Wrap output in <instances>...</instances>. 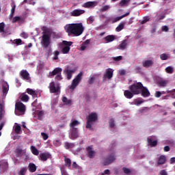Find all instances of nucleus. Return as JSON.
Masks as SVG:
<instances>
[{
  "instance_id": "nucleus-17",
  "label": "nucleus",
  "mask_w": 175,
  "mask_h": 175,
  "mask_svg": "<svg viewBox=\"0 0 175 175\" xmlns=\"http://www.w3.org/2000/svg\"><path fill=\"white\" fill-rule=\"evenodd\" d=\"M40 158L41 161H43V162H46L47 159H51V154L49 152H42L40 154Z\"/></svg>"
},
{
  "instance_id": "nucleus-28",
  "label": "nucleus",
  "mask_w": 175,
  "mask_h": 175,
  "mask_svg": "<svg viewBox=\"0 0 175 175\" xmlns=\"http://www.w3.org/2000/svg\"><path fill=\"white\" fill-rule=\"evenodd\" d=\"M147 140L150 147H155L158 144V141L157 140L152 141V139L151 138H148Z\"/></svg>"
},
{
  "instance_id": "nucleus-25",
  "label": "nucleus",
  "mask_w": 175,
  "mask_h": 175,
  "mask_svg": "<svg viewBox=\"0 0 175 175\" xmlns=\"http://www.w3.org/2000/svg\"><path fill=\"white\" fill-rule=\"evenodd\" d=\"M5 116V109L3 107V104L0 103V121L2 120Z\"/></svg>"
},
{
  "instance_id": "nucleus-56",
  "label": "nucleus",
  "mask_w": 175,
  "mask_h": 175,
  "mask_svg": "<svg viewBox=\"0 0 175 175\" xmlns=\"http://www.w3.org/2000/svg\"><path fill=\"white\" fill-rule=\"evenodd\" d=\"M54 144L55 146H56V147H59V146H61L62 143L61 142V141H59V139H57L55 141Z\"/></svg>"
},
{
  "instance_id": "nucleus-21",
  "label": "nucleus",
  "mask_w": 175,
  "mask_h": 175,
  "mask_svg": "<svg viewBox=\"0 0 175 175\" xmlns=\"http://www.w3.org/2000/svg\"><path fill=\"white\" fill-rule=\"evenodd\" d=\"M154 65V62L152 60H145L142 62V66L144 68H150V66H152Z\"/></svg>"
},
{
  "instance_id": "nucleus-13",
  "label": "nucleus",
  "mask_w": 175,
  "mask_h": 175,
  "mask_svg": "<svg viewBox=\"0 0 175 175\" xmlns=\"http://www.w3.org/2000/svg\"><path fill=\"white\" fill-rule=\"evenodd\" d=\"M113 72H114V70L111 68L106 69L105 72L104 73L105 79H108V80H111V79H113Z\"/></svg>"
},
{
  "instance_id": "nucleus-35",
  "label": "nucleus",
  "mask_w": 175,
  "mask_h": 175,
  "mask_svg": "<svg viewBox=\"0 0 175 175\" xmlns=\"http://www.w3.org/2000/svg\"><path fill=\"white\" fill-rule=\"evenodd\" d=\"M31 151L33 155H36V156L39 155V150H38V148H36V147L31 146Z\"/></svg>"
},
{
  "instance_id": "nucleus-41",
  "label": "nucleus",
  "mask_w": 175,
  "mask_h": 175,
  "mask_svg": "<svg viewBox=\"0 0 175 175\" xmlns=\"http://www.w3.org/2000/svg\"><path fill=\"white\" fill-rule=\"evenodd\" d=\"M77 125H80V122H78L77 120H74L70 124V128H76L75 126H77Z\"/></svg>"
},
{
  "instance_id": "nucleus-1",
  "label": "nucleus",
  "mask_w": 175,
  "mask_h": 175,
  "mask_svg": "<svg viewBox=\"0 0 175 175\" xmlns=\"http://www.w3.org/2000/svg\"><path fill=\"white\" fill-rule=\"evenodd\" d=\"M84 26L81 23H70L64 26V30L68 36H80L84 32Z\"/></svg>"
},
{
  "instance_id": "nucleus-63",
  "label": "nucleus",
  "mask_w": 175,
  "mask_h": 175,
  "mask_svg": "<svg viewBox=\"0 0 175 175\" xmlns=\"http://www.w3.org/2000/svg\"><path fill=\"white\" fill-rule=\"evenodd\" d=\"M21 38H24V39H27L28 38V35L25 32H23L21 33Z\"/></svg>"
},
{
  "instance_id": "nucleus-30",
  "label": "nucleus",
  "mask_w": 175,
  "mask_h": 175,
  "mask_svg": "<svg viewBox=\"0 0 175 175\" xmlns=\"http://www.w3.org/2000/svg\"><path fill=\"white\" fill-rule=\"evenodd\" d=\"M105 40L106 42H107V43H110V42H113V40H116V36L113 35H109L105 38Z\"/></svg>"
},
{
  "instance_id": "nucleus-40",
  "label": "nucleus",
  "mask_w": 175,
  "mask_h": 175,
  "mask_svg": "<svg viewBox=\"0 0 175 175\" xmlns=\"http://www.w3.org/2000/svg\"><path fill=\"white\" fill-rule=\"evenodd\" d=\"M62 102L64 103V105H71L72 104V100H68L66 97H63Z\"/></svg>"
},
{
  "instance_id": "nucleus-36",
  "label": "nucleus",
  "mask_w": 175,
  "mask_h": 175,
  "mask_svg": "<svg viewBox=\"0 0 175 175\" xmlns=\"http://www.w3.org/2000/svg\"><path fill=\"white\" fill-rule=\"evenodd\" d=\"M64 162H65L66 166H68V167H70V166H72V160H70V159L68 157H65Z\"/></svg>"
},
{
  "instance_id": "nucleus-53",
  "label": "nucleus",
  "mask_w": 175,
  "mask_h": 175,
  "mask_svg": "<svg viewBox=\"0 0 175 175\" xmlns=\"http://www.w3.org/2000/svg\"><path fill=\"white\" fill-rule=\"evenodd\" d=\"M94 81H95V77H92L88 79V84L92 85L94 84Z\"/></svg>"
},
{
  "instance_id": "nucleus-60",
  "label": "nucleus",
  "mask_w": 175,
  "mask_h": 175,
  "mask_svg": "<svg viewBox=\"0 0 175 175\" xmlns=\"http://www.w3.org/2000/svg\"><path fill=\"white\" fill-rule=\"evenodd\" d=\"M88 21H89L90 24H92V23H94L95 21V18L94 16H90Z\"/></svg>"
},
{
  "instance_id": "nucleus-31",
  "label": "nucleus",
  "mask_w": 175,
  "mask_h": 175,
  "mask_svg": "<svg viewBox=\"0 0 175 175\" xmlns=\"http://www.w3.org/2000/svg\"><path fill=\"white\" fill-rule=\"evenodd\" d=\"M2 90L3 94H8L9 92V84H8V83H4L2 85Z\"/></svg>"
},
{
  "instance_id": "nucleus-18",
  "label": "nucleus",
  "mask_w": 175,
  "mask_h": 175,
  "mask_svg": "<svg viewBox=\"0 0 175 175\" xmlns=\"http://www.w3.org/2000/svg\"><path fill=\"white\" fill-rule=\"evenodd\" d=\"M62 72V68H55L52 72H49V77H53V76H55L56 75H59Z\"/></svg>"
},
{
  "instance_id": "nucleus-64",
  "label": "nucleus",
  "mask_w": 175,
  "mask_h": 175,
  "mask_svg": "<svg viewBox=\"0 0 175 175\" xmlns=\"http://www.w3.org/2000/svg\"><path fill=\"white\" fill-rule=\"evenodd\" d=\"M159 174L160 175H167V172H166V170H162L160 171Z\"/></svg>"
},
{
  "instance_id": "nucleus-52",
  "label": "nucleus",
  "mask_w": 175,
  "mask_h": 175,
  "mask_svg": "<svg viewBox=\"0 0 175 175\" xmlns=\"http://www.w3.org/2000/svg\"><path fill=\"white\" fill-rule=\"evenodd\" d=\"M129 2V1H128V0H122V1L120 2L119 5H120V6L122 7V6H124V5H126V3H128Z\"/></svg>"
},
{
  "instance_id": "nucleus-61",
  "label": "nucleus",
  "mask_w": 175,
  "mask_h": 175,
  "mask_svg": "<svg viewBox=\"0 0 175 175\" xmlns=\"http://www.w3.org/2000/svg\"><path fill=\"white\" fill-rule=\"evenodd\" d=\"M161 95H162V93L159 91H157L155 92L154 96L156 98H161Z\"/></svg>"
},
{
  "instance_id": "nucleus-12",
  "label": "nucleus",
  "mask_w": 175,
  "mask_h": 175,
  "mask_svg": "<svg viewBox=\"0 0 175 175\" xmlns=\"http://www.w3.org/2000/svg\"><path fill=\"white\" fill-rule=\"evenodd\" d=\"M84 13H85V10H80V9H77V10H72L70 13V14L72 17H79V16H81V14H84Z\"/></svg>"
},
{
  "instance_id": "nucleus-22",
  "label": "nucleus",
  "mask_w": 175,
  "mask_h": 175,
  "mask_svg": "<svg viewBox=\"0 0 175 175\" xmlns=\"http://www.w3.org/2000/svg\"><path fill=\"white\" fill-rule=\"evenodd\" d=\"M124 95L127 99H132V98H133V95L135 94L130 90H125L124 92Z\"/></svg>"
},
{
  "instance_id": "nucleus-20",
  "label": "nucleus",
  "mask_w": 175,
  "mask_h": 175,
  "mask_svg": "<svg viewBox=\"0 0 175 175\" xmlns=\"http://www.w3.org/2000/svg\"><path fill=\"white\" fill-rule=\"evenodd\" d=\"M15 154L17 158H21V157L25 154V150H23L21 148H16L15 150Z\"/></svg>"
},
{
  "instance_id": "nucleus-43",
  "label": "nucleus",
  "mask_w": 175,
  "mask_h": 175,
  "mask_svg": "<svg viewBox=\"0 0 175 175\" xmlns=\"http://www.w3.org/2000/svg\"><path fill=\"white\" fill-rule=\"evenodd\" d=\"M14 132L16 133L17 135L20 134V133L21 132V126L17 124V125L15 126Z\"/></svg>"
},
{
  "instance_id": "nucleus-11",
  "label": "nucleus",
  "mask_w": 175,
  "mask_h": 175,
  "mask_svg": "<svg viewBox=\"0 0 175 175\" xmlns=\"http://www.w3.org/2000/svg\"><path fill=\"white\" fill-rule=\"evenodd\" d=\"M49 91L51 94H57V92H59V87H55V82L52 81L49 83Z\"/></svg>"
},
{
  "instance_id": "nucleus-49",
  "label": "nucleus",
  "mask_w": 175,
  "mask_h": 175,
  "mask_svg": "<svg viewBox=\"0 0 175 175\" xmlns=\"http://www.w3.org/2000/svg\"><path fill=\"white\" fill-rule=\"evenodd\" d=\"M122 170H123L124 174H131V170L129 168L123 167Z\"/></svg>"
},
{
  "instance_id": "nucleus-46",
  "label": "nucleus",
  "mask_w": 175,
  "mask_h": 175,
  "mask_svg": "<svg viewBox=\"0 0 175 175\" xmlns=\"http://www.w3.org/2000/svg\"><path fill=\"white\" fill-rule=\"evenodd\" d=\"M5 32V23L2 22L0 23V33Z\"/></svg>"
},
{
  "instance_id": "nucleus-23",
  "label": "nucleus",
  "mask_w": 175,
  "mask_h": 175,
  "mask_svg": "<svg viewBox=\"0 0 175 175\" xmlns=\"http://www.w3.org/2000/svg\"><path fill=\"white\" fill-rule=\"evenodd\" d=\"M165 163H166V156L165 155H161L159 157L157 164L158 165H163Z\"/></svg>"
},
{
  "instance_id": "nucleus-48",
  "label": "nucleus",
  "mask_w": 175,
  "mask_h": 175,
  "mask_svg": "<svg viewBox=\"0 0 175 175\" xmlns=\"http://www.w3.org/2000/svg\"><path fill=\"white\" fill-rule=\"evenodd\" d=\"M109 9H110V5H104L100 8V12H107Z\"/></svg>"
},
{
  "instance_id": "nucleus-59",
  "label": "nucleus",
  "mask_w": 175,
  "mask_h": 175,
  "mask_svg": "<svg viewBox=\"0 0 175 175\" xmlns=\"http://www.w3.org/2000/svg\"><path fill=\"white\" fill-rule=\"evenodd\" d=\"M55 80H58L59 81L62 80V75L60 74H58L57 75L55 76Z\"/></svg>"
},
{
  "instance_id": "nucleus-33",
  "label": "nucleus",
  "mask_w": 175,
  "mask_h": 175,
  "mask_svg": "<svg viewBox=\"0 0 175 175\" xmlns=\"http://www.w3.org/2000/svg\"><path fill=\"white\" fill-rule=\"evenodd\" d=\"M130 12H126V14L122 15L121 16H118L115 18L114 21L113 23H117V21H120V20H122L124 17H126V16H129Z\"/></svg>"
},
{
  "instance_id": "nucleus-44",
  "label": "nucleus",
  "mask_w": 175,
  "mask_h": 175,
  "mask_svg": "<svg viewBox=\"0 0 175 175\" xmlns=\"http://www.w3.org/2000/svg\"><path fill=\"white\" fill-rule=\"evenodd\" d=\"M166 73H169L170 75H172L173 73V67L168 66L165 68Z\"/></svg>"
},
{
  "instance_id": "nucleus-24",
  "label": "nucleus",
  "mask_w": 175,
  "mask_h": 175,
  "mask_svg": "<svg viewBox=\"0 0 175 175\" xmlns=\"http://www.w3.org/2000/svg\"><path fill=\"white\" fill-rule=\"evenodd\" d=\"M128 46V40H124L122 42V43L118 46L120 50H125L126 46Z\"/></svg>"
},
{
  "instance_id": "nucleus-39",
  "label": "nucleus",
  "mask_w": 175,
  "mask_h": 175,
  "mask_svg": "<svg viewBox=\"0 0 175 175\" xmlns=\"http://www.w3.org/2000/svg\"><path fill=\"white\" fill-rule=\"evenodd\" d=\"M21 100L22 102H28L29 100V96L27 94H23Z\"/></svg>"
},
{
  "instance_id": "nucleus-29",
  "label": "nucleus",
  "mask_w": 175,
  "mask_h": 175,
  "mask_svg": "<svg viewBox=\"0 0 175 175\" xmlns=\"http://www.w3.org/2000/svg\"><path fill=\"white\" fill-rule=\"evenodd\" d=\"M43 35H50L51 33V31L50 29L47 28L46 26H43L42 28Z\"/></svg>"
},
{
  "instance_id": "nucleus-27",
  "label": "nucleus",
  "mask_w": 175,
  "mask_h": 175,
  "mask_svg": "<svg viewBox=\"0 0 175 175\" xmlns=\"http://www.w3.org/2000/svg\"><path fill=\"white\" fill-rule=\"evenodd\" d=\"M29 170L31 173H35L36 172V165L33 163H30L29 164Z\"/></svg>"
},
{
  "instance_id": "nucleus-45",
  "label": "nucleus",
  "mask_w": 175,
  "mask_h": 175,
  "mask_svg": "<svg viewBox=\"0 0 175 175\" xmlns=\"http://www.w3.org/2000/svg\"><path fill=\"white\" fill-rule=\"evenodd\" d=\"M167 85V81H159V85L160 87H166Z\"/></svg>"
},
{
  "instance_id": "nucleus-26",
  "label": "nucleus",
  "mask_w": 175,
  "mask_h": 175,
  "mask_svg": "<svg viewBox=\"0 0 175 175\" xmlns=\"http://www.w3.org/2000/svg\"><path fill=\"white\" fill-rule=\"evenodd\" d=\"M24 18L22 16H15L12 19V23H24Z\"/></svg>"
},
{
  "instance_id": "nucleus-19",
  "label": "nucleus",
  "mask_w": 175,
  "mask_h": 175,
  "mask_svg": "<svg viewBox=\"0 0 175 175\" xmlns=\"http://www.w3.org/2000/svg\"><path fill=\"white\" fill-rule=\"evenodd\" d=\"M98 5L97 1H88L83 3V8H86L87 9H90V8H94Z\"/></svg>"
},
{
  "instance_id": "nucleus-54",
  "label": "nucleus",
  "mask_w": 175,
  "mask_h": 175,
  "mask_svg": "<svg viewBox=\"0 0 175 175\" xmlns=\"http://www.w3.org/2000/svg\"><path fill=\"white\" fill-rule=\"evenodd\" d=\"M161 31L163 32H169V27L167 25H164L161 27Z\"/></svg>"
},
{
  "instance_id": "nucleus-9",
  "label": "nucleus",
  "mask_w": 175,
  "mask_h": 175,
  "mask_svg": "<svg viewBox=\"0 0 175 175\" xmlns=\"http://www.w3.org/2000/svg\"><path fill=\"white\" fill-rule=\"evenodd\" d=\"M50 34H44L42 36V44L44 45V47L47 49L50 46Z\"/></svg>"
},
{
  "instance_id": "nucleus-51",
  "label": "nucleus",
  "mask_w": 175,
  "mask_h": 175,
  "mask_svg": "<svg viewBox=\"0 0 175 175\" xmlns=\"http://www.w3.org/2000/svg\"><path fill=\"white\" fill-rule=\"evenodd\" d=\"M41 136L43 140H47V139H49V135L46 133H41Z\"/></svg>"
},
{
  "instance_id": "nucleus-2",
  "label": "nucleus",
  "mask_w": 175,
  "mask_h": 175,
  "mask_svg": "<svg viewBox=\"0 0 175 175\" xmlns=\"http://www.w3.org/2000/svg\"><path fill=\"white\" fill-rule=\"evenodd\" d=\"M87 122L85 128L87 129H91L92 126V122H95L98 121V113L95 112H92L86 118Z\"/></svg>"
},
{
  "instance_id": "nucleus-10",
  "label": "nucleus",
  "mask_w": 175,
  "mask_h": 175,
  "mask_svg": "<svg viewBox=\"0 0 175 175\" xmlns=\"http://www.w3.org/2000/svg\"><path fill=\"white\" fill-rule=\"evenodd\" d=\"M116 161V156H114V154H109L103 162L104 166H107V165H110V163H113Z\"/></svg>"
},
{
  "instance_id": "nucleus-4",
  "label": "nucleus",
  "mask_w": 175,
  "mask_h": 175,
  "mask_svg": "<svg viewBox=\"0 0 175 175\" xmlns=\"http://www.w3.org/2000/svg\"><path fill=\"white\" fill-rule=\"evenodd\" d=\"M143 87V83L142 82H138L129 86V90L134 95H139L142 92V88Z\"/></svg>"
},
{
  "instance_id": "nucleus-6",
  "label": "nucleus",
  "mask_w": 175,
  "mask_h": 175,
  "mask_svg": "<svg viewBox=\"0 0 175 175\" xmlns=\"http://www.w3.org/2000/svg\"><path fill=\"white\" fill-rule=\"evenodd\" d=\"M76 70H77V68H72L70 66H67L63 72L64 75H66L67 80H70L72 79L73 74L76 72Z\"/></svg>"
},
{
  "instance_id": "nucleus-34",
  "label": "nucleus",
  "mask_w": 175,
  "mask_h": 175,
  "mask_svg": "<svg viewBox=\"0 0 175 175\" xmlns=\"http://www.w3.org/2000/svg\"><path fill=\"white\" fill-rule=\"evenodd\" d=\"M36 115L38 116V120H39L40 121H42V120H43V116H44V111H38Z\"/></svg>"
},
{
  "instance_id": "nucleus-3",
  "label": "nucleus",
  "mask_w": 175,
  "mask_h": 175,
  "mask_svg": "<svg viewBox=\"0 0 175 175\" xmlns=\"http://www.w3.org/2000/svg\"><path fill=\"white\" fill-rule=\"evenodd\" d=\"M83 80V72H79L75 78L72 80L71 85L68 86V88L71 90V91H75L76 90V88L79 84H80V82Z\"/></svg>"
},
{
  "instance_id": "nucleus-50",
  "label": "nucleus",
  "mask_w": 175,
  "mask_h": 175,
  "mask_svg": "<svg viewBox=\"0 0 175 175\" xmlns=\"http://www.w3.org/2000/svg\"><path fill=\"white\" fill-rule=\"evenodd\" d=\"M26 173H27V167H23L21 170L19 174L20 175H25Z\"/></svg>"
},
{
  "instance_id": "nucleus-62",
  "label": "nucleus",
  "mask_w": 175,
  "mask_h": 175,
  "mask_svg": "<svg viewBox=\"0 0 175 175\" xmlns=\"http://www.w3.org/2000/svg\"><path fill=\"white\" fill-rule=\"evenodd\" d=\"M113 61H121L122 59V56H118L113 58Z\"/></svg>"
},
{
  "instance_id": "nucleus-55",
  "label": "nucleus",
  "mask_w": 175,
  "mask_h": 175,
  "mask_svg": "<svg viewBox=\"0 0 175 175\" xmlns=\"http://www.w3.org/2000/svg\"><path fill=\"white\" fill-rule=\"evenodd\" d=\"M115 124H114V119H111L110 120H109V126H110V128H114V126H115Z\"/></svg>"
},
{
  "instance_id": "nucleus-38",
  "label": "nucleus",
  "mask_w": 175,
  "mask_h": 175,
  "mask_svg": "<svg viewBox=\"0 0 175 175\" xmlns=\"http://www.w3.org/2000/svg\"><path fill=\"white\" fill-rule=\"evenodd\" d=\"M12 43L16 44V46H21V44H23V40L20 38L15 39L13 40Z\"/></svg>"
},
{
  "instance_id": "nucleus-14",
  "label": "nucleus",
  "mask_w": 175,
  "mask_h": 175,
  "mask_svg": "<svg viewBox=\"0 0 175 175\" xmlns=\"http://www.w3.org/2000/svg\"><path fill=\"white\" fill-rule=\"evenodd\" d=\"M142 96L144 98H148L151 95V93H150V91H148V89L144 85L142 87L141 92H140Z\"/></svg>"
},
{
  "instance_id": "nucleus-47",
  "label": "nucleus",
  "mask_w": 175,
  "mask_h": 175,
  "mask_svg": "<svg viewBox=\"0 0 175 175\" xmlns=\"http://www.w3.org/2000/svg\"><path fill=\"white\" fill-rule=\"evenodd\" d=\"M160 58L162 61H166V59H167L169 57L167 56V55H166V53H163L160 55Z\"/></svg>"
},
{
  "instance_id": "nucleus-5",
  "label": "nucleus",
  "mask_w": 175,
  "mask_h": 175,
  "mask_svg": "<svg viewBox=\"0 0 175 175\" xmlns=\"http://www.w3.org/2000/svg\"><path fill=\"white\" fill-rule=\"evenodd\" d=\"M14 113L16 116H24L25 114V105L21 102L16 103Z\"/></svg>"
},
{
  "instance_id": "nucleus-16",
  "label": "nucleus",
  "mask_w": 175,
  "mask_h": 175,
  "mask_svg": "<svg viewBox=\"0 0 175 175\" xmlns=\"http://www.w3.org/2000/svg\"><path fill=\"white\" fill-rule=\"evenodd\" d=\"M87 153H88V157L90 159H92L93 158H95V154L96 152L92 150V146H88L85 148Z\"/></svg>"
},
{
  "instance_id": "nucleus-57",
  "label": "nucleus",
  "mask_w": 175,
  "mask_h": 175,
  "mask_svg": "<svg viewBox=\"0 0 175 175\" xmlns=\"http://www.w3.org/2000/svg\"><path fill=\"white\" fill-rule=\"evenodd\" d=\"M135 73H142V67L140 66L135 67Z\"/></svg>"
},
{
  "instance_id": "nucleus-58",
  "label": "nucleus",
  "mask_w": 175,
  "mask_h": 175,
  "mask_svg": "<svg viewBox=\"0 0 175 175\" xmlns=\"http://www.w3.org/2000/svg\"><path fill=\"white\" fill-rule=\"evenodd\" d=\"M27 94H29V95H32L33 94H35V91L32 89H29V88H27Z\"/></svg>"
},
{
  "instance_id": "nucleus-7",
  "label": "nucleus",
  "mask_w": 175,
  "mask_h": 175,
  "mask_svg": "<svg viewBox=\"0 0 175 175\" xmlns=\"http://www.w3.org/2000/svg\"><path fill=\"white\" fill-rule=\"evenodd\" d=\"M62 44L65 46L62 49V54H68L70 51V46L73 44V42L64 40Z\"/></svg>"
},
{
  "instance_id": "nucleus-37",
  "label": "nucleus",
  "mask_w": 175,
  "mask_h": 175,
  "mask_svg": "<svg viewBox=\"0 0 175 175\" xmlns=\"http://www.w3.org/2000/svg\"><path fill=\"white\" fill-rule=\"evenodd\" d=\"M124 27H125V23H120L116 29V32L122 31V29H124Z\"/></svg>"
},
{
  "instance_id": "nucleus-15",
  "label": "nucleus",
  "mask_w": 175,
  "mask_h": 175,
  "mask_svg": "<svg viewBox=\"0 0 175 175\" xmlns=\"http://www.w3.org/2000/svg\"><path fill=\"white\" fill-rule=\"evenodd\" d=\"M77 137H79V130H77V128L72 129L70 139L75 140V139H77Z\"/></svg>"
},
{
  "instance_id": "nucleus-32",
  "label": "nucleus",
  "mask_w": 175,
  "mask_h": 175,
  "mask_svg": "<svg viewBox=\"0 0 175 175\" xmlns=\"http://www.w3.org/2000/svg\"><path fill=\"white\" fill-rule=\"evenodd\" d=\"M73 147H75V144L73 143L68 142L64 143V148H66V150H69V148H73Z\"/></svg>"
},
{
  "instance_id": "nucleus-42",
  "label": "nucleus",
  "mask_w": 175,
  "mask_h": 175,
  "mask_svg": "<svg viewBox=\"0 0 175 175\" xmlns=\"http://www.w3.org/2000/svg\"><path fill=\"white\" fill-rule=\"evenodd\" d=\"M53 61H57L58 59V55H59V51H53Z\"/></svg>"
},
{
  "instance_id": "nucleus-8",
  "label": "nucleus",
  "mask_w": 175,
  "mask_h": 175,
  "mask_svg": "<svg viewBox=\"0 0 175 175\" xmlns=\"http://www.w3.org/2000/svg\"><path fill=\"white\" fill-rule=\"evenodd\" d=\"M19 75L23 80L31 83V75H29V72H28L27 70H21V72H19Z\"/></svg>"
}]
</instances>
